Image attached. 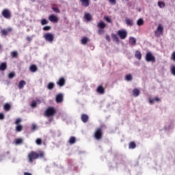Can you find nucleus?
Segmentation results:
<instances>
[{
    "label": "nucleus",
    "instance_id": "27",
    "mask_svg": "<svg viewBox=\"0 0 175 175\" xmlns=\"http://www.w3.org/2000/svg\"><path fill=\"white\" fill-rule=\"evenodd\" d=\"M111 38L114 40V42H116V43H120V39L118 38L116 34L112 33Z\"/></svg>",
    "mask_w": 175,
    "mask_h": 175
},
{
    "label": "nucleus",
    "instance_id": "51",
    "mask_svg": "<svg viewBox=\"0 0 175 175\" xmlns=\"http://www.w3.org/2000/svg\"><path fill=\"white\" fill-rule=\"evenodd\" d=\"M26 40L28 41V42H31V40H32V38H31L30 36H27L26 38Z\"/></svg>",
    "mask_w": 175,
    "mask_h": 175
},
{
    "label": "nucleus",
    "instance_id": "54",
    "mask_svg": "<svg viewBox=\"0 0 175 175\" xmlns=\"http://www.w3.org/2000/svg\"><path fill=\"white\" fill-rule=\"evenodd\" d=\"M31 2H35V0H30Z\"/></svg>",
    "mask_w": 175,
    "mask_h": 175
},
{
    "label": "nucleus",
    "instance_id": "31",
    "mask_svg": "<svg viewBox=\"0 0 175 175\" xmlns=\"http://www.w3.org/2000/svg\"><path fill=\"white\" fill-rule=\"evenodd\" d=\"M132 75L131 74H128L125 76V80L126 81H132L133 80Z\"/></svg>",
    "mask_w": 175,
    "mask_h": 175
},
{
    "label": "nucleus",
    "instance_id": "50",
    "mask_svg": "<svg viewBox=\"0 0 175 175\" xmlns=\"http://www.w3.org/2000/svg\"><path fill=\"white\" fill-rule=\"evenodd\" d=\"M105 39H106V40H107V42H110V36L107 35V36H105Z\"/></svg>",
    "mask_w": 175,
    "mask_h": 175
},
{
    "label": "nucleus",
    "instance_id": "26",
    "mask_svg": "<svg viewBox=\"0 0 175 175\" xmlns=\"http://www.w3.org/2000/svg\"><path fill=\"white\" fill-rule=\"evenodd\" d=\"M129 148L130 150H133L136 148V143H135V142H131L129 144Z\"/></svg>",
    "mask_w": 175,
    "mask_h": 175
},
{
    "label": "nucleus",
    "instance_id": "30",
    "mask_svg": "<svg viewBox=\"0 0 175 175\" xmlns=\"http://www.w3.org/2000/svg\"><path fill=\"white\" fill-rule=\"evenodd\" d=\"M144 25V21L143 20V18H139L137 20V25H138L139 27H142V25Z\"/></svg>",
    "mask_w": 175,
    "mask_h": 175
},
{
    "label": "nucleus",
    "instance_id": "35",
    "mask_svg": "<svg viewBox=\"0 0 175 175\" xmlns=\"http://www.w3.org/2000/svg\"><path fill=\"white\" fill-rule=\"evenodd\" d=\"M55 85L54 84V83L50 82L47 85V88H48V90H53V88H54Z\"/></svg>",
    "mask_w": 175,
    "mask_h": 175
},
{
    "label": "nucleus",
    "instance_id": "22",
    "mask_svg": "<svg viewBox=\"0 0 175 175\" xmlns=\"http://www.w3.org/2000/svg\"><path fill=\"white\" fill-rule=\"evenodd\" d=\"M41 103V101L40 100H36V101L33 100L32 101L31 104V107H33V108H35L36 107V105H40Z\"/></svg>",
    "mask_w": 175,
    "mask_h": 175
},
{
    "label": "nucleus",
    "instance_id": "25",
    "mask_svg": "<svg viewBox=\"0 0 175 175\" xmlns=\"http://www.w3.org/2000/svg\"><path fill=\"white\" fill-rule=\"evenodd\" d=\"M133 96H139V95H140V90H139V89L135 88L133 90Z\"/></svg>",
    "mask_w": 175,
    "mask_h": 175
},
{
    "label": "nucleus",
    "instance_id": "16",
    "mask_svg": "<svg viewBox=\"0 0 175 175\" xmlns=\"http://www.w3.org/2000/svg\"><path fill=\"white\" fill-rule=\"evenodd\" d=\"M96 92L98 94H100L101 95H103V94H105V88H103V85H99L97 89H96Z\"/></svg>",
    "mask_w": 175,
    "mask_h": 175
},
{
    "label": "nucleus",
    "instance_id": "48",
    "mask_svg": "<svg viewBox=\"0 0 175 175\" xmlns=\"http://www.w3.org/2000/svg\"><path fill=\"white\" fill-rule=\"evenodd\" d=\"M108 1L110 3H111V5H116V0H108Z\"/></svg>",
    "mask_w": 175,
    "mask_h": 175
},
{
    "label": "nucleus",
    "instance_id": "4",
    "mask_svg": "<svg viewBox=\"0 0 175 175\" xmlns=\"http://www.w3.org/2000/svg\"><path fill=\"white\" fill-rule=\"evenodd\" d=\"M43 38L46 42H49V43H53V42H54V34L52 33H44Z\"/></svg>",
    "mask_w": 175,
    "mask_h": 175
},
{
    "label": "nucleus",
    "instance_id": "53",
    "mask_svg": "<svg viewBox=\"0 0 175 175\" xmlns=\"http://www.w3.org/2000/svg\"><path fill=\"white\" fill-rule=\"evenodd\" d=\"M2 50V45L0 44V51Z\"/></svg>",
    "mask_w": 175,
    "mask_h": 175
},
{
    "label": "nucleus",
    "instance_id": "28",
    "mask_svg": "<svg viewBox=\"0 0 175 175\" xmlns=\"http://www.w3.org/2000/svg\"><path fill=\"white\" fill-rule=\"evenodd\" d=\"M10 56L12 58H18V53L16 51H14L10 53Z\"/></svg>",
    "mask_w": 175,
    "mask_h": 175
},
{
    "label": "nucleus",
    "instance_id": "41",
    "mask_svg": "<svg viewBox=\"0 0 175 175\" xmlns=\"http://www.w3.org/2000/svg\"><path fill=\"white\" fill-rule=\"evenodd\" d=\"M170 71L172 75H173V76H175V66H171Z\"/></svg>",
    "mask_w": 175,
    "mask_h": 175
},
{
    "label": "nucleus",
    "instance_id": "49",
    "mask_svg": "<svg viewBox=\"0 0 175 175\" xmlns=\"http://www.w3.org/2000/svg\"><path fill=\"white\" fill-rule=\"evenodd\" d=\"M5 118V115L2 113H0V120H3Z\"/></svg>",
    "mask_w": 175,
    "mask_h": 175
},
{
    "label": "nucleus",
    "instance_id": "24",
    "mask_svg": "<svg viewBox=\"0 0 175 175\" xmlns=\"http://www.w3.org/2000/svg\"><path fill=\"white\" fill-rule=\"evenodd\" d=\"M125 23L126 25H129V27L133 26V20L127 18L125 20Z\"/></svg>",
    "mask_w": 175,
    "mask_h": 175
},
{
    "label": "nucleus",
    "instance_id": "56",
    "mask_svg": "<svg viewBox=\"0 0 175 175\" xmlns=\"http://www.w3.org/2000/svg\"><path fill=\"white\" fill-rule=\"evenodd\" d=\"M94 1H96V0H94Z\"/></svg>",
    "mask_w": 175,
    "mask_h": 175
},
{
    "label": "nucleus",
    "instance_id": "18",
    "mask_svg": "<svg viewBox=\"0 0 175 175\" xmlns=\"http://www.w3.org/2000/svg\"><path fill=\"white\" fill-rule=\"evenodd\" d=\"M30 72H32V73H35V72H38V66L35 64H32L29 67Z\"/></svg>",
    "mask_w": 175,
    "mask_h": 175
},
{
    "label": "nucleus",
    "instance_id": "8",
    "mask_svg": "<svg viewBox=\"0 0 175 175\" xmlns=\"http://www.w3.org/2000/svg\"><path fill=\"white\" fill-rule=\"evenodd\" d=\"M163 33V26L162 25H159L158 27L157 28L156 31H154L155 36L159 38L161 35Z\"/></svg>",
    "mask_w": 175,
    "mask_h": 175
},
{
    "label": "nucleus",
    "instance_id": "33",
    "mask_svg": "<svg viewBox=\"0 0 175 175\" xmlns=\"http://www.w3.org/2000/svg\"><path fill=\"white\" fill-rule=\"evenodd\" d=\"M68 143L70 144H75V143H76V137H70V139L68 140Z\"/></svg>",
    "mask_w": 175,
    "mask_h": 175
},
{
    "label": "nucleus",
    "instance_id": "23",
    "mask_svg": "<svg viewBox=\"0 0 175 175\" xmlns=\"http://www.w3.org/2000/svg\"><path fill=\"white\" fill-rule=\"evenodd\" d=\"M25 84H27V83L25 82V81L24 80H21L19 83H18V88L19 90H23V88H24V85H25Z\"/></svg>",
    "mask_w": 175,
    "mask_h": 175
},
{
    "label": "nucleus",
    "instance_id": "15",
    "mask_svg": "<svg viewBox=\"0 0 175 175\" xmlns=\"http://www.w3.org/2000/svg\"><path fill=\"white\" fill-rule=\"evenodd\" d=\"M57 85H59V87H64L65 85V79L64 78H60L58 81H57Z\"/></svg>",
    "mask_w": 175,
    "mask_h": 175
},
{
    "label": "nucleus",
    "instance_id": "14",
    "mask_svg": "<svg viewBox=\"0 0 175 175\" xmlns=\"http://www.w3.org/2000/svg\"><path fill=\"white\" fill-rule=\"evenodd\" d=\"M129 43L131 46H136V38L134 37H130L129 40Z\"/></svg>",
    "mask_w": 175,
    "mask_h": 175
},
{
    "label": "nucleus",
    "instance_id": "19",
    "mask_svg": "<svg viewBox=\"0 0 175 175\" xmlns=\"http://www.w3.org/2000/svg\"><path fill=\"white\" fill-rule=\"evenodd\" d=\"M81 2L82 6H84L85 8H88V6H90V0H81Z\"/></svg>",
    "mask_w": 175,
    "mask_h": 175
},
{
    "label": "nucleus",
    "instance_id": "42",
    "mask_svg": "<svg viewBox=\"0 0 175 175\" xmlns=\"http://www.w3.org/2000/svg\"><path fill=\"white\" fill-rule=\"evenodd\" d=\"M104 20H105V21H107V23H111V18H110L107 16H104Z\"/></svg>",
    "mask_w": 175,
    "mask_h": 175
},
{
    "label": "nucleus",
    "instance_id": "38",
    "mask_svg": "<svg viewBox=\"0 0 175 175\" xmlns=\"http://www.w3.org/2000/svg\"><path fill=\"white\" fill-rule=\"evenodd\" d=\"M46 24H49V21L46 18L41 19V25H46Z\"/></svg>",
    "mask_w": 175,
    "mask_h": 175
},
{
    "label": "nucleus",
    "instance_id": "39",
    "mask_svg": "<svg viewBox=\"0 0 175 175\" xmlns=\"http://www.w3.org/2000/svg\"><path fill=\"white\" fill-rule=\"evenodd\" d=\"M158 6L160 7L161 8H163L165 6V4L164 2L162 1H159L158 2Z\"/></svg>",
    "mask_w": 175,
    "mask_h": 175
},
{
    "label": "nucleus",
    "instance_id": "6",
    "mask_svg": "<svg viewBox=\"0 0 175 175\" xmlns=\"http://www.w3.org/2000/svg\"><path fill=\"white\" fill-rule=\"evenodd\" d=\"M103 135V133L102 131V128H98L96 129L94 132V137L96 139V140H100V139H102Z\"/></svg>",
    "mask_w": 175,
    "mask_h": 175
},
{
    "label": "nucleus",
    "instance_id": "10",
    "mask_svg": "<svg viewBox=\"0 0 175 175\" xmlns=\"http://www.w3.org/2000/svg\"><path fill=\"white\" fill-rule=\"evenodd\" d=\"M12 31V28L3 29L1 31L0 33L2 36H8V34L10 33Z\"/></svg>",
    "mask_w": 175,
    "mask_h": 175
},
{
    "label": "nucleus",
    "instance_id": "21",
    "mask_svg": "<svg viewBox=\"0 0 175 175\" xmlns=\"http://www.w3.org/2000/svg\"><path fill=\"white\" fill-rule=\"evenodd\" d=\"M160 100H161V99H159V98L155 97L154 98H150L149 100V103H150V105H154V103H155V102H159Z\"/></svg>",
    "mask_w": 175,
    "mask_h": 175
},
{
    "label": "nucleus",
    "instance_id": "1",
    "mask_svg": "<svg viewBox=\"0 0 175 175\" xmlns=\"http://www.w3.org/2000/svg\"><path fill=\"white\" fill-rule=\"evenodd\" d=\"M44 157V152L40 151L38 153L35 151H31L29 153L27 158L29 162L32 163L35 159H39V158H43Z\"/></svg>",
    "mask_w": 175,
    "mask_h": 175
},
{
    "label": "nucleus",
    "instance_id": "29",
    "mask_svg": "<svg viewBox=\"0 0 175 175\" xmlns=\"http://www.w3.org/2000/svg\"><path fill=\"white\" fill-rule=\"evenodd\" d=\"M135 57L137 58V59H142V53L139 51H136L135 53Z\"/></svg>",
    "mask_w": 175,
    "mask_h": 175
},
{
    "label": "nucleus",
    "instance_id": "17",
    "mask_svg": "<svg viewBox=\"0 0 175 175\" xmlns=\"http://www.w3.org/2000/svg\"><path fill=\"white\" fill-rule=\"evenodd\" d=\"M5 69H8V64L6 62L1 63L0 64V70L4 72Z\"/></svg>",
    "mask_w": 175,
    "mask_h": 175
},
{
    "label": "nucleus",
    "instance_id": "7",
    "mask_svg": "<svg viewBox=\"0 0 175 175\" xmlns=\"http://www.w3.org/2000/svg\"><path fill=\"white\" fill-rule=\"evenodd\" d=\"M145 58L147 62H155V57H154L151 52L146 53Z\"/></svg>",
    "mask_w": 175,
    "mask_h": 175
},
{
    "label": "nucleus",
    "instance_id": "5",
    "mask_svg": "<svg viewBox=\"0 0 175 175\" xmlns=\"http://www.w3.org/2000/svg\"><path fill=\"white\" fill-rule=\"evenodd\" d=\"M117 35H118L120 39L124 40V39H126V36H128V32L126 31V30L124 29L118 30L117 31Z\"/></svg>",
    "mask_w": 175,
    "mask_h": 175
},
{
    "label": "nucleus",
    "instance_id": "47",
    "mask_svg": "<svg viewBox=\"0 0 175 175\" xmlns=\"http://www.w3.org/2000/svg\"><path fill=\"white\" fill-rule=\"evenodd\" d=\"M171 59L175 62V51H174L171 56Z\"/></svg>",
    "mask_w": 175,
    "mask_h": 175
},
{
    "label": "nucleus",
    "instance_id": "13",
    "mask_svg": "<svg viewBox=\"0 0 175 175\" xmlns=\"http://www.w3.org/2000/svg\"><path fill=\"white\" fill-rule=\"evenodd\" d=\"M90 118L88 117V115L85 114V113H83L81 116V120L82 121V122H88V119Z\"/></svg>",
    "mask_w": 175,
    "mask_h": 175
},
{
    "label": "nucleus",
    "instance_id": "2",
    "mask_svg": "<svg viewBox=\"0 0 175 175\" xmlns=\"http://www.w3.org/2000/svg\"><path fill=\"white\" fill-rule=\"evenodd\" d=\"M57 113V111L53 107H48L45 112H44V116L45 117H53Z\"/></svg>",
    "mask_w": 175,
    "mask_h": 175
},
{
    "label": "nucleus",
    "instance_id": "34",
    "mask_svg": "<svg viewBox=\"0 0 175 175\" xmlns=\"http://www.w3.org/2000/svg\"><path fill=\"white\" fill-rule=\"evenodd\" d=\"M16 132H21L23 131V126L21 124H16Z\"/></svg>",
    "mask_w": 175,
    "mask_h": 175
},
{
    "label": "nucleus",
    "instance_id": "12",
    "mask_svg": "<svg viewBox=\"0 0 175 175\" xmlns=\"http://www.w3.org/2000/svg\"><path fill=\"white\" fill-rule=\"evenodd\" d=\"M55 100L57 103H61L64 100V95L62 94H59L56 96Z\"/></svg>",
    "mask_w": 175,
    "mask_h": 175
},
{
    "label": "nucleus",
    "instance_id": "40",
    "mask_svg": "<svg viewBox=\"0 0 175 175\" xmlns=\"http://www.w3.org/2000/svg\"><path fill=\"white\" fill-rule=\"evenodd\" d=\"M22 143H23V139L18 138V139H15L16 144H21Z\"/></svg>",
    "mask_w": 175,
    "mask_h": 175
},
{
    "label": "nucleus",
    "instance_id": "45",
    "mask_svg": "<svg viewBox=\"0 0 175 175\" xmlns=\"http://www.w3.org/2000/svg\"><path fill=\"white\" fill-rule=\"evenodd\" d=\"M43 31H50V29H51V26H45L42 28Z\"/></svg>",
    "mask_w": 175,
    "mask_h": 175
},
{
    "label": "nucleus",
    "instance_id": "36",
    "mask_svg": "<svg viewBox=\"0 0 175 175\" xmlns=\"http://www.w3.org/2000/svg\"><path fill=\"white\" fill-rule=\"evenodd\" d=\"M52 10H53V12L55 13H61V11H59V9H58L57 8L54 7V5H52Z\"/></svg>",
    "mask_w": 175,
    "mask_h": 175
},
{
    "label": "nucleus",
    "instance_id": "9",
    "mask_svg": "<svg viewBox=\"0 0 175 175\" xmlns=\"http://www.w3.org/2000/svg\"><path fill=\"white\" fill-rule=\"evenodd\" d=\"M1 14L4 18H10L12 17V14L10 13V11L8 9H4Z\"/></svg>",
    "mask_w": 175,
    "mask_h": 175
},
{
    "label": "nucleus",
    "instance_id": "52",
    "mask_svg": "<svg viewBox=\"0 0 175 175\" xmlns=\"http://www.w3.org/2000/svg\"><path fill=\"white\" fill-rule=\"evenodd\" d=\"M32 131H35L36 129V125H33L31 127Z\"/></svg>",
    "mask_w": 175,
    "mask_h": 175
},
{
    "label": "nucleus",
    "instance_id": "44",
    "mask_svg": "<svg viewBox=\"0 0 175 175\" xmlns=\"http://www.w3.org/2000/svg\"><path fill=\"white\" fill-rule=\"evenodd\" d=\"M36 144H38V146L42 145V139L37 138L36 140Z\"/></svg>",
    "mask_w": 175,
    "mask_h": 175
},
{
    "label": "nucleus",
    "instance_id": "11",
    "mask_svg": "<svg viewBox=\"0 0 175 175\" xmlns=\"http://www.w3.org/2000/svg\"><path fill=\"white\" fill-rule=\"evenodd\" d=\"M49 20L51 21V23H58V17L54 14L49 16Z\"/></svg>",
    "mask_w": 175,
    "mask_h": 175
},
{
    "label": "nucleus",
    "instance_id": "43",
    "mask_svg": "<svg viewBox=\"0 0 175 175\" xmlns=\"http://www.w3.org/2000/svg\"><path fill=\"white\" fill-rule=\"evenodd\" d=\"M16 76L14 72H10L8 74V79H13Z\"/></svg>",
    "mask_w": 175,
    "mask_h": 175
},
{
    "label": "nucleus",
    "instance_id": "37",
    "mask_svg": "<svg viewBox=\"0 0 175 175\" xmlns=\"http://www.w3.org/2000/svg\"><path fill=\"white\" fill-rule=\"evenodd\" d=\"M82 44H87V42H88V38H83L81 40Z\"/></svg>",
    "mask_w": 175,
    "mask_h": 175
},
{
    "label": "nucleus",
    "instance_id": "55",
    "mask_svg": "<svg viewBox=\"0 0 175 175\" xmlns=\"http://www.w3.org/2000/svg\"><path fill=\"white\" fill-rule=\"evenodd\" d=\"M126 1H129V0H126Z\"/></svg>",
    "mask_w": 175,
    "mask_h": 175
},
{
    "label": "nucleus",
    "instance_id": "32",
    "mask_svg": "<svg viewBox=\"0 0 175 175\" xmlns=\"http://www.w3.org/2000/svg\"><path fill=\"white\" fill-rule=\"evenodd\" d=\"M3 109L5 111H9V110H10L11 109V106L10 105L9 103H6L4 105Z\"/></svg>",
    "mask_w": 175,
    "mask_h": 175
},
{
    "label": "nucleus",
    "instance_id": "3",
    "mask_svg": "<svg viewBox=\"0 0 175 175\" xmlns=\"http://www.w3.org/2000/svg\"><path fill=\"white\" fill-rule=\"evenodd\" d=\"M97 27L98 29V35H103V33L105 32L104 28H106V23L103 21H100L97 24Z\"/></svg>",
    "mask_w": 175,
    "mask_h": 175
},
{
    "label": "nucleus",
    "instance_id": "46",
    "mask_svg": "<svg viewBox=\"0 0 175 175\" xmlns=\"http://www.w3.org/2000/svg\"><path fill=\"white\" fill-rule=\"evenodd\" d=\"M20 122H21V119L20 118L16 119V120L15 121V124L16 125H20Z\"/></svg>",
    "mask_w": 175,
    "mask_h": 175
},
{
    "label": "nucleus",
    "instance_id": "20",
    "mask_svg": "<svg viewBox=\"0 0 175 175\" xmlns=\"http://www.w3.org/2000/svg\"><path fill=\"white\" fill-rule=\"evenodd\" d=\"M84 18L86 20V21H91V20H92V16H91V14L85 13L84 15Z\"/></svg>",
    "mask_w": 175,
    "mask_h": 175
}]
</instances>
